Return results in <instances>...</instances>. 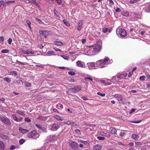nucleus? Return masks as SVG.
Listing matches in <instances>:
<instances>
[{
  "label": "nucleus",
  "instance_id": "obj_29",
  "mask_svg": "<svg viewBox=\"0 0 150 150\" xmlns=\"http://www.w3.org/2000/svg\"><path fill=\"white\" fill-rule=\"evenodd\" d=\"M64 123L67 125H73L74 123L73 122H72L71 121H66L64 122Z\"/></svg>",
  "mask_w": 150,
  "mask_h": 150
},
{
  "label": "nucleus",
  "instance_id": "obj_50",
  "mask_svg": "<svg viewBox=\"0 0 150 150\" xmlns=\"http://www.w3.org/2000/svg\"><path fill=\"white\" fill-rule=\"evenodd\" d=\"M4 3L3 1H0V10H1L2 8V4H3Z\"/></svg>",
  "mask_w": 150,
  "mask_h": 150
},
{
  "label": "nucleus",
  "instance_id": "obj_20",
  "mask_svg": "<svg viewBox=\"0 0 150 150\" xmlns=\"http://www.w3.org/2000/svg\"><path fill=\"white\" fill-rule=\"evenodd\" d=\"M47 119L46 117L42 116H39L38 118L37 119L41 121H45Z\"/></svg>",
  "mask_w": 150,
  "mask_h": 150
},
{
  "label": "nucleus",
  "instance_id": "obj_22",
  "mask_svg": "<svg viewBox=\"0 0 150 150\" xmlns=\"http://www.w3.org/2000/svg\"><path fill=\"white\" fill-rule=\"evenodd\" d=\"M23 54H33L34 53V51H31L28 50H27L26 51H23Z\"/></svg>",
  "mask_w": 150,
  "mask_h": 150
},
{
  "label": "nucleus",
  "instance_id": "obj_13",
  "mask_svg": "<svg viewBox=\"0 0 150 150\" xmlns=\"http://www.w3.org/2000/svg\"><path fill=\"white\" fill-rule=\"evenodd\" d=\"M12 117L13 118V120L17 122L21 121L23 119L22 117H20L19 118H18L15 114L13 115H12Z\"/></svg>",
  "mask_w": 150,
  "mask_h": 150
},
{
  "label": "nucleus",
  "instance_id": "obj_7",
  "mask_svg": "<svg viewBox=\"0 0 150 150\" xmlns=\"http://www.w3.org/2000/svg\"><path fill=\"white\" fill-rule=\"evenodd\" d=\"M115 97L117 98L118 101H121L122 103L123 104H125L123 102V96L122 95L119 94H116L115 95Z\"/></svg>",
  "mask_w": 150,
  "mask_h": 150
},
{
  "label": "nucleus",
  "instance_id": "obj_37",
  "mask_svg": "<svg viewBox=\"0 0 150 150\" xmlns=\"http://www.w3.org/2000/svg\"><path fill=\"white\" fill-rule=\"evenodd\" d=\"M25 142V140L23 139H21L19 140V143L21 145L22 144Z\"/></svg>",
  "mask_w": 150,
  "mask_h": 150
},
{
  "label": "nucleus",
  "instance_id": "obj_45",
  "mask_svg": "<svg viewBox=\"0 0 150 150\" xmlns=\"http://www.w3.org/2000/svg\"><path fill=\"white\" fill-rule=\"evenodd\" d=\"M9 51L7 49L3 50H1V52L3 53H7Z\"/></svg>",
  "mask_w": 150,
  "mask_h": 150
},
{
  "label": "nucleus",
  "instance_id": "obj_23",
  "mask_svg": "<svg viewBox=\"0 0 150 150\" xmlns=\"http://www.w3.org/2000/svg\"><path fill=\"white\" fill-rule=\"evenodd\" d=\"M100 81L101 83L104 84L105 85H110L111 84L110 82H112V81H110V82H107V81L103 80H101Z\"/></svg>",
  "mask_w": 150,
  "mask_h": 150
},
{
  "label": "nucleus",
  "instance_id": "obj_26",
  "mask_svg": "<svg viewBox=\"0 0 150 150\" xmlns=\"http://www.w3.org/2000/svg\"><path fill=\"white\" fill-rule=\"evenodd\" d=\"M121 14L122 16L125 17H128L129 16V12L125 11H122L121 12Z\"/></svg>",
  "mask_w": 150,
  "mask_h": 150
},
{
  "label": "nucleus",
  "instance_id": "obj_51",
  "mask_svg": "<svg viewBox=\"0 0 150 150\" xmlns=\"http://www.w3.org/2000/svg\"><path fill=\"white\" fill-rule=\"evenodd\" d=\"M110 136V134L108 132H106L105 133V136L107 137H109Z\"/></svg>",
  "mask_w": 150,
  "mask_h": 150
},
{
  "label": "nucleus",
  "instance_id": "obj_17",
  "mask_svg": "<svg viewBox=\"0 0 150 150\" xmlns=\"http://www.w3.org/2000/svg\"><path fill=\"white\" fill-rule=\"evenodd\" d=\"M102 147L100 144H98L94 145L93 147V150H100L101 149Z\"/></svg>",
  "mask_w": 150,
  "mask_h": 150
},
{
  "label": "nucleus",
  "instance_id": "obj_54",
  "mask_svg": "<svg viewBox=\"0 0 150 150\" xmlns=\"http://www.w3.org/2000/svg\"><path fill=\"white\" fill-rule=\"evenodd\" d=\"M12 41V39L11 38H9L8 40V42L10 44H11Z\"/></svg>",
  "mask_w": 150,
  "mask_h": 150
},
{
  "label": "nucleus",
  "instance_id": "obj_8",
  "mask_svg": "<svg viewBox=\"0 0 150 150\" xmlns=\"http://www.w3.org/2000/svg\"><path fill=\"white\" fill-rule=\"evenodd\" d=\"M69 145L72 149H76L79 147L78 144L76 142L72 141L69 143Z\"/></svg>",
  "mask_w": 150,
  "mask_h": 150
},
{
  "label": "nucleus",
  "instance_id": "obj_53",
  "mask_svg": "<svg viewBox=\"0 0 150 150\" xmlns=\"http://www.w3.org/2000/svg\"><path fill=\"white\" fill-rule=\"evenodd\" d=\"M79 147L81 148H85V146H84V145L82 143L79 144Z\"/></svg>",
  "mask_w": 150,
  "mask_h": 150
},
{
  "label": "nucleus",
  "instance_id": "obj_14",
  "mask_svg": "<svg viewBox=\"0 0 150 150\" xmlns=\"http://www.w3.org/2000/svg\"><path fill=\"white\" fill-rule=\"evenodd\" d=\"M101 49V46L98 44H96L93 48V51L95 52H98Z\"/></svg>",
  "mask_w": 150,
  "mask_h": 150
},
{
  "label": "nucleus",
  "instance_id": "obj_11",
  "mask_svg": "<svg viewBox=\"0 0 150 150\" xmlns=\"http://www.w3.org/2000/svg\"><path fill=\"white\" fill-rule=\"evenodd\" d=\"M39 32L40 34L44 35L45 38L50 34V32L47 30H40Z\"/></svg>",
  "mask_w": 150,
  "mask_h": 150
},
{
  "label": "nucleus",
  "instance_id": "obj_16",
  "mask_svg": "<svg viewBox=\"0 0 150 150\" xmlns=\"http://www.w3.org/2000/svg\"><path fill=\"white\" fill-rule=\"evenodd\" d=\"M127 75V74L125 73H121L120 74H117V78L118 79H124L125 78Z\"/></svg>",
  "mask_w": 150,
  "mask_h": 150
},
{
  "label": "nucleus",
  "instance_id": "obj_43",
  "mask_svg": "<svg viewBox=\"0 0 150 150\" xmlns=\"http://www.w3.org/2000/svg\"><path fill=\"white\" fill-rule=\"evenodd\" d=\"M54 52L53 51H50L47 52V54L48 55H53Z\"/></svg>",
  "mask_w": 150,
  "mask_h": 150
},
{
  "label": "nucleus",
  "instance_id": "obj_1",
  "mask_svg": "<svg viewBox=\"0 0 150 150\" xmlns=\"http://www.w3.org/2000/svg\"><path fill=\"white\" fill-rule=\"evenodd\" d=\"M110 63L109 59L105 57L103 59H100L96 62V66L98 67L103 68L106 67L107 64Z\"/></svg>",
  "mask_w": 150,
  "mask_h": 150
},
{
  "label": "nucleus",
  "instance_id": "obj_30",
  "mask_svg": "<svg viewBox=\"0 0 150 150\" xmlns=\"http://www.w3.org/2000/svg\"><path fill=\"white\" fill-rule=\"evenodd\" d=\"M54 44L57 45L61 46L63 45V43L61 42L57 41L54 42Z\"/></svg>",
  "mask_w": 150,
  "mask_h": 150
},
{
  "label": "nucleus",
  "instance_id": "obj_40",
  "mask_svg": "<svg viewBox=\"0 0 150 150\" xmlns=\"http://www.w3.org/2000/svg\"><path fill=\"white\" fill-rule=\"evenodd\" d=\"M16 112L23 116H24L25 115L21 111H18Z\"/></svg>",
  "mask_w": 150,
  "mask_h": 150
},
{
  "label": "nucleus",
  "instance_id": "obj_2",
  "mask_svg": "<svg viewBox=\"0 0 150 150\" xmlns=\"http://www.w3.org/2000/svg\"><path fill=\"white\" fill-rule=\"evenodd\" d=\"M116 33L119 36L120 35L122 37H125L127 35L126 31L122 28H117L116 30Z\"/></svg>",
  "mask_w": 150,
  "mask_h": 150
},
{
  "label": "nucleus",
  "instance_id": "obj_49",
  "mask_svg": "<svg viewBox=\"0 0 150 150\" xmlns=\"http://www.w3.org/2000/svg\"><path fill=\"white\" fill-rule=\"evenodd\" d=\"M26 22H27V24L28 25V26L29 27V28L30 29H31V26H30L31 22L29 21H27Z\"/></svg>",
  "mask_w": 150,
  "mask_h": 150
},
{
  "label": "nucleus",
  "instance_id": "obj_58",
  "mask_svg": "<svg viewBox=\"0 0 150 150\" xmlns=\"http://www.w3.org/2000/svg\"><path fill=\"white\" fill-rule=\"evenodd\" d=\"M15 149V147L14 146H11L10 148V150H13L14 149Z\"/></svg>",
  "mask_w": 150,
  "mask_h": 150
},
{
  "label": "nucleus",
  "instance_id": "obj_19",
  "mask_svg": "<svg viewBox=\"0 0 150 150\" xmlns=\"http://www.w3.org/2000/svg\"><path fill=\"white\" fill-rule=\"evenodd\" d=\"M110 132L112 134H117L116 130L113 127H110Z\"/></svg>",
  "mask_w": 150,
  "mask_h": 150
},
{
  "label": "nucleus",
  "instance_id": "obj_3",
  "mask_svg": "<svg viewBox=\"0 0 150 150\" xmlns=\"http://www.w3.org/2000/svg\"><path fill=\"white\" fill-rule=\"evenodd\" d=\"M37 134L36 131L33 130L27 134L26 137L28 138L36 139L38 137L36 136Z\"/></svg>",
  "mask_w": 150,
  "mask_h": 150
},
{
  "label": "nucleus",
  "instance_id": "obj_33",
  "mask_svg": "<svg viewBox=\"0 0 150 150\" xmlns=\"http://www.w3.org/2000/svg\"><path fill=\"white\" fill-rule=\"evenodd\" d=\"M103 32L105 33H107V32L108 31H109V32H110V30H109V28H103Z\"/></svg>",
  "mask_w": 150,
  "mask_h": 150
},
{
  "label": "nucleus",
  "instance_id": "obj_47",
  "mask_svg": "<svg viewBox=\"0 0 150 150\" xmlns=\"http://www.w3.org/2000/svg\"><path fill=\"white\" fill-rule=\"evenodd\" d=\"M31 84L29 82H26L25 84V86L26 87H30L31 86Z\"/></svg>",
  "mask_w": 150,
  "mask_h": 150
},
{
  "label": "nucleus",
  "instance_id": "obj_32",
  "mask_svg": "<svg viewBox=\"0 0 150 150\" xmlns=\"http://www.w3.org/2000/svg\"><path fill=\"white\" fill-rule=\"evenodd\" d=\"M3 80L4 81H6L7 83H9L11 81V79L5 77L3 78Z\"/></svg>",
  "mask_w": 150,
  "mask_h": 150
},
{
  "label": "nucleus",
  "instance_id": "obj_4",
  "mask_svg": "<svg viewBox=\"0 0 150 150\" xmlns=\"http://www.w3.org/2000/svg\"><path fill=\"white\" fill-rule=\"evenodd\" d=\"M1 121L5 124L7 125H11V123L9 119L6 117H3L1 118Z\"/></svg>",
  "mask_w": 150,
  "mask_h": 150
},
{
  "label": "nucleus",
  "instance_id": "obj_46",
  "mask_svg": "<svg viewBox=\"0 0 150 150\" xmlns=\"http://www.w3.org/2000/svg\"><path fill=\"white\" fill-rule=\"evenodd\" d=\"M97 138L98 139L100 140H103L105 139V138L104 137L101 136L97 137Z\"/></svg>",
  "mask_w": 150,
  "mask_h": 150
},
{
  "label": "nucleus",
  "instance_id": "obj_34",
  "mask_svg": "<svg viewBox=\"0 0 150 150\" xmlns=\"http://www.w3.org/2000/svg\"><path fill=\"white\" fill-rule=\"evenodd\" d=\"M45 66L44 64H41L40 63L38 64H36L35 65V67H40V68H43Z\"/></svg>",
  "mask_w": 150,
  "mask_h": 150
},
{
  "label": "nucleus",
  "instance_id": "obj_48",
  "mask_svg": "<svg viewBox=\"0 0 150 150\" xmlns=\"http://www.w3.org/2000/svg\"><path fill=\"white\" fill-rule=\"evenodd\" d=\"M97 93L98 94L101 96H104L105 95V94L104 93H101L99 92H98Z\"/></svg>",
  "mask_w": 150,
  "mask_h": 150
},
{
  "label": "nucleus",
  "instance_id": "obj_63",
  "mask_svg": "<svg viewBox=\"0 0 150 150\" xmlns=\"http://www.w3.org/2000/svg\"><path fill=\"white\" fill-rule=\"evenodd\" d=\"M135 144L137 146H140L142 145V143L140 142H137L135 143Z\"/></svg>",
  "mask_w": 150,
  "mask_h": 150
},
{
  "label": "nucleus",
  "instance_id": "obj_10",
  "mask_svg": "<svg viewBox=\"0 0 150 150\" xmlns=\"http://www.w3.org/2000/svg\"><path fill=\"white\" fill-rule=\"evenodd\" d=\"M83 21L82 20L79 21L78 22V23L76 28L77 30L78 31H80L82 28Z\"/></svg>",
  "mask_w": 150,
  "mask_h": 150
},
{
  "label": "nucleus",
  "instance_id": "obj_56",
  "mask_svg": "<svg viewBox=\"0 0 150 150\" xmlns=\"http://www.w3.org/2000/svg\"><path fill=\"white\" fill-rule=\"evenodd\" d=\"M120 135L121 137H123L125 135V133L124 132H121L120 133Z\"/></svg>",
  "mask_w": 150,
  "mask_h": 150
},
{
  "label": "nucleus",
  "instance_id": "obj_36",
  "mask_svg": "<svg viewBox=\"0 0 150 150\" xmlns=\"http://www.w3.org/2000/svg\"><path fill=\"white\" fill-rule=\"evenodd\" d=\"M139 0H131L129 2L130 4H132L134 3H136Z\"/></svg>",
  "mask_w": 150,
  "mask_h": 150
},
{
  "label": "nucleus",
  "instance_id": "obj_61",
  "mask_svg": "<svg viewBox=\"0 0 150 150\" xmlns=\"http://www.w3.org/2000/svg\"><path fill=\"white\" fill-rule=\"evenodd\" d=\"M73 123H74L73 124V125H71V126H72L74 127V126H77L78 125V123H76L75 122H73Z\"/></svg>",
  "mask_w": 150,
  "mask_h": 150
},
{
  "label": "nucleus",
  "instance_id": "obj_55",
  "mask_svg": "<svg viewBox=\"0 0 150 150\" xmlns=\"http://www.w3.org/2000/svg\"><path fill=\"white\" fill-rule=\"evenodd\" d=\"M133 73V71H131L128 74V76L129 77H130L132 75Z\"/></svg>",
  "mask_w": 150,
  "mask_h": 150
},
{
  "label": "nucleus",
  "instance_id": "obj_42",
  "mask_svg": "<svg viewBox=\"0 0 150 150\" xmlns=\"http://www.w3.org/2000/svg\"><path fill=\"white\" fill-rule=\"evenodd\" d=\"M16 63L18 64L19 65H20V64H21V65H24L25 64H24L23 62L19 61L18 60H16Z\"/></svg>",
  "mask_w": 150,
  "mask_h": 150
},
{
  "label": "nucleus",
  "instance_id": "obj_5",
  "mask_svg": "<svg viewBox=\"0 0 150 150\" xmlns=\"http://www.w3.org/2000/svg\"><path fill=\"white\" fill-rule=\"evenodd\" d=\"M81 88V87L80 86H76L73 88H70L69 90L71 93H76L79 91Z\"/></svg>",
  "mask_w": 150,
  "mask_h": 150
},
{
  "label": "nucleus",
  "instance_id": "obj_31",
  "mask_svg": "<svg viewBox=\"0 0 150 150\" xmlns=\"http://www.w3.org/2000/svg\"><path fill=\"white\" fill-rule=\"evenodd\" d=\"M10 74H11L12 75H13L15 76H17V73L15 71H12L10 72Z\"/></svg>",
  "mask_w": 150,
  "mask_h": 150
},
{
  "label": "nucleus",
  "instance_id": "obj_60",
  "mask_svg": "<svg viewBox=\"0 0 150 150\" xmlns=\"http://www.w3.org/2000/svg\"><path fill=\"white\" fill-rule=\"evenodd\" d=\"M25 121H27V122H30L31 121L27 117L25 118Z\"/></svg>",
  "mask_w": 150,
  "mask_h": 150
},
{
  "label": "nucleus",
  "instance_id": "obj_25",
  "mask_svg": "<svg viewBox=\"0 0 150 150\" xmlns=\"http://www.w3.org/2000/svg\"><path fill=\"white\" fill-rule=\"evenodd\" d=\"M54 117L59 121H62L63 120V119L62 118L58 115H55L54 116Z\"/></svg>",
  "mask_w": 150,
  "mask_h": 150
},
{
  "label": "nucleus",
  "instance_id": "obj_59",
  "mask_svg": "<svg viewBox=\"0 0 150 150\" xmlns=\"http://www.w3.org/2000/svg\"><path fill=\"white\" fill-rule=\"evenodd\" d=\"M120 9L119 8H117L115 10V11L116 12H119L120 11Z\"/></svg>",
  "mask_w": 150,
  "mask_h": 150
},
{
  "label": "nucleus",
  "instance_id": "obj_6",
  "mask_svg": "<svg viewBox=\"0 0 150 150\" xmlns=\"http://www.w3.org/2000/svg\"><path fill=\"white\" fill-rule=\"evenodd\" d=\"M59 125L57 124H54L50 125L49 129L52 131H55L57 130L59 127Z\"/></svg>",
  "mask_w": 150,
  "mask_h": 150
},
{
  "label": "nucleus",
  "instance_id": "obj_15",
  "mask_svg": "<svg viewBox=\"0 0 150 150\" xmlns=\"http://www.w3.org/2000/svg\"><path fill=\"white\" fill-rule=\"evenodd\" d=\"M88 68L90 69H94L95 67V62H90L87 64Z\"/></svg>",
  "mask_w": 150,
  "mask_h": 150
},
{
  "label": "nucleus",
  "instance_id": "obj_62",
  "mask_svg": "<svg viewBox=\"0 0 150 150\" xmlns=\"http://www.w3.org/2000/svg\"><path fill=\"white\" fill-rule=\"evenodd\" d=\"M37 22L40 24H42L43 23V22L39 19H37Z\"/></svg>",
  "mask_w": 150,
  "mask_h": 150
},
{
  "label": "nucleus",
  "instance_id": "obj_35",
  "mask_svg": "<svg viewBox=\"0 0 150 150\" xmlns=\"http://www.w3.org/2000/svg\"><path fill=\"white\" fill-rule=\"evenodd\" d=\"M64 23L67 26H70V24L66 20H63Z\"/></svg>",
  "mask_w": 150,
  "mask_h": 150
},
{
  "label": "nucleus",
  "instance_id": "obj_12",
  "mask_svg": "<svg viewBox=\"0 0 150 150\" xmlns=\"http://www.w3.org/2000/svg\"><path fill=\"white\" fill-rule=\"evenodd\" d=\"M76 64V65L79 67L85 68V63L81 61H77Z\"/></svg>",
  "mask_w": 150,
  "mask_h": 150
},
{
  "label": "nucleus",
  "instance_id": "obj_24",
  "mask_svg": "<svg viewBox=\"0 0 150 150\" xmlns=\"http://www.w3.org/2000/svg\"><path fill=\"white\" fill-rule=\"evenodd\" d=\"M4 148V145L3 142L0 141V150H3Z\"/></svg>",
  "mask_w": 150,
  "mask_h": 150
},
{
  "label": "nucleus",
  "instance_id": "obj_44",
  "mask_svg": "<svg viewBox=\"0 0 150 150\" xmlns=\"http://www.w3.org/2000/svg\"><path fill=\"white\" fill-rule=\"evenodd\" d=\"M87 79H89V80H90L91 81H93V79L91 78V77H86L84 79L85 80H86Z\"/></svg>",
  "mask_w": 150,
  "mask_h": 150
},
{
  "label": "nucleus",
  "instance_id": "obj_18",
  "mask_svg": "<svg viewBox=\"0 0 150 150\" xmlns=\"http://www.w3.org/2000/svg\"><path fill=\"white\" fill-rule=\"evenodd\" d=\"M19 130L20 132L23 134L27 133L29 131V130L23 129L21 127H19Z\"/></svg>",
  "mask_w": 150,
  "mask_h": 150
},
{
  "label": "nucleus",
  "instance_id": "obj_27",
  "mask_svg": "<svg viewBox=\"0 0 150 150\" xmlns=\"http://www.w3.org/2000/svg\"><path fill=\"white\" fill-rule=\"evenodd\" d=\"M112 79L114 81V82L117 83L120 79H118L117 76V77L116 76H113Z\"/></svg>",
  "mask_w": 150,
  "mask_h": 150
},
{
  "label": "nucleus",
  "instance_id": "obj_21",
  "mask_svg": "<svg viewBox=\"0 0 150 150\" xmlns=\"http://www.w3.org/2000/svg\"><path fill=\"white\" fill-rule=\"evenodd\" d=\"M79 142L83 144L84 146H86L88 145L89 143V142L88 141H85L84 140H81L79 141Z\"/></svg>",
  "mask_w": 150,
  "mask_h": 150
},
{
  "label": "nucleus",
  "instance_id": "obj_64",
  "mask_svg": "<svg viewBox=\"0 0 150 150\" xmlns=\"http://www.w3.org/2000/svg\"><path fill=\"white\" fill-rule=\"evenodd\" d=\"M147 79L150 80V75L148 74H146Z\"/></svg>",
  "mask_w": 150,
  "mask_h": 150
},
{
  "label": "nucleus",
  "instance_id": "obj_9",
  "mask_svg": "<svg viewBox=\"0 0 150 150\" xmlns=\"http://www.w3.org/2000/svg\"><path fill=\"white\" fill-rule=\"evenodd\" d=\"M85 54L91 56L94 55L93 53V50L89 47L87 48L85 50Z\"/></svg>",
  "mask_w": 150,
  "mask_h": 150
},
{
  "label": "nucleus",
  "instance_id": "obj_28",
  "mask_svg": "<svg viewBox=\"0 0 150 150\" xmlns=\"http://www.w3.org/2000/svg\"><path fill=\"white\" fill-rule=\"evenodd\" d=\"M139 137L138 135L135 134H133L132 136V138L135 140H137L139 139Z\"/></svg>",
  "mask_w": 150,
  "mask_h": 150
},
{
  "label": "nucleus",
  "instance_id": "obj_39",
  "mask_svg": "<svg viewBox=\"0 0 150 150\" xmlns=\"http://www.w3.org/2000/svg\"><path fill=\"white\" fill-rule=\"evenodd\" d=\"M145 10L147 12H149L150 11V4L146 8Z\"/></svg>",
  "mask_w": 150,
  "mask_h": 150
},
{
  "label": "nucleus",
  "instance_id": "obj_52",
  "mask_svg": "<svg viewBox=\"0 0 150 150\" xmlns=\"http://www.w3.org/2000/svg\"><path fill=\"white\" fill-rule=\"evenodd\" d=\"M99 134L102 136H105V133L103 131H100L99 132Z\"/></svg>",
  "mask_w": 150,
  "mask_h": 150
},
{
  "label": "nucleus",
  "instance_id": "obj_38",
  "mask_svg": "<svg viewBox=\"0 0 150 150\" xmlns=\"http://www.w3.org/2000/svg\"><path fill=\"white\" fill-rule=\"evenodd\" d=\"M146 78V76H141L139 77V79L140 80L143 81L145 80V79Z\"/></svg>",
  "mask_w": 150,
  "mask_h": 150
},
{
  "label": "nucleus",
  "instance_id": "obj_57",
  "mask_svg": "<svg viewBox=\"0 0 150 150\" xmlns=\"http://www.w3.org/2000/svg\"><path fill=\"white\" fill-rule=\"evenodd\" d=\"M109 1L110 4L112 5H113L114 2L112 0H107V1Z\"/></svg>",
  "mask_w": 150,
  "mask_h": 150
},
{
  "label": "nucleus",
  "instance_id": "obj_41",
  "mask_svg": "<svg viewBox=\"0 0 150 150\" xmlns=\"http://www.w3.org/2000/svg\"><path fill=\"white\" fill-rule=\"evenodd\" d=\"M68 74L71 75H74L75 74V73L72 71H69L68 72Z\"/></svg>",
  "mask_w": 150,
  "mask_h": 150
}]
</instances>
